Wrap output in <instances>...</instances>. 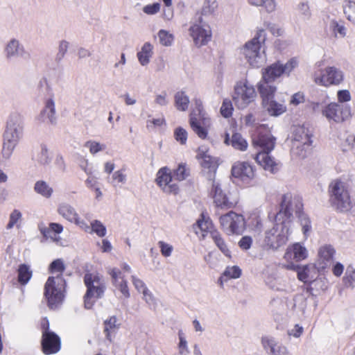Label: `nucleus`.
Segmentation results:
<instances>
[{
    "label": "nucleus",
    "instance_id": "f257e3e1",
    "mask_svg": "<svg viewBox=\"0 0 355 355\" xmlns=\"http://www.w3.org/2000/svg\"><path fill=\"white\" fill-rule=\"evenodd\" d=\"M252 146L257 151L255 155L256 162L266 171L272 173L277 170V164L269 153L273 150L275 138L265 125H259L252 135Z\"/></svg>",
    "mask_w": 355,
    "mask_h": 355
},
{
    "label": "nucleus",
    "instance_id": "f03ea898",
    "mask_svg": "<svg viewBox=\"0 0 355 355\" xmlns=\"http://www.w3.org/2000/svg\"><path fill=\"white\" fill-rule=\"evenodd\" d=\"M302 207V198L299 196L285 193L282 196L280 208L275 215V220L288 222L291 225L293 214L295 212L302 226L303 234L307 238L312 229L311 222L309 217L303 212Z\"/></svg>",
    "mask_w": 355,
    "mask_h": 355
},
{
    "label": "nucleus",
    "instance_id": "7ed1b4c3",
    "mask_svg": "<svg viewBox=\"0 0 355 355\" xmlns=\"http://www.w3.org/2000/svg\"><path fill=\"white\" fill-rule=\"evenodd\" d=\"M267 34L263 28L257 27L254 37L241 48V54L252 67H259L264 62L261 49L265 44Z\"/></svg>",
    "mask_w": 355,
    "mask_h": 355
},
{
    "label": "nucleus",
    "instance_id": "20e7f679",
    "mask_svg": "<svg viewBox=\"0 0 355 355\" xmlns=\"http://www.w3.org/2000/svg\"><path fill=\"white\" fill-rule=\"evenodd\" d=\"M24 135V122L18 114L10 116L3 134L2 155L5 159H9L19 140Z\"/></svg>",
    "mask_w": 355,
    "mask_h": 355
},
{
    "label": "nucleus",
    "instance_id": "39448f33",
    "mask_svg": "<svg viewBox=\"0 0 355 355\" xmlns=\"http://www.w3.org/2000/svg\"><path fill=\"white\" fill-rule=\"evenodd\" d=\"M84 284L87 288L84 295V305L85 309H90L97 300L104 296L106 284L103 276L97 272L85 273Z\"/></svg>",
    "mask_w": 355,
    "mask_h": 355
},
{
    "label": "nucleus",
    "instance_id": "423d86ee",
    "mask_svg": "<svg viewBox=\"0 0 355 355\" xmlns=\"http://www.w3.org/2000/svg\"><path fill=\"white\" fill-rule=\"evenodd\" d=\"M329 202L340 212H346L352 207L347 184L339 179L334 180L329 185Z\"/></svg>",
    "mask_w": 355,
    "mask_h": 355
},
{
    "label": "nucleus",
    "instance_id": "0eeeda50",
    "mask_svg": "<svg viewBox=\"0 0 355 355\" xmlns=\"http://www.w3.org/2000/svg\"><path fill=\"white\" fill-rule=\"evenodd\" d=\"M66 282L60 275L49 277L44 285V295L51 309L60 306L65 297Z\"/></svg>",
    "mask_w": 355,
    "mask_h": 355
},
{
    "label": "nucleus",
    "instance_id": "6e6552de",
    "mask_svg": "<svg viewBox=\"0 0 355 355\" xmlns=\"http://www.w3.org/2000/svg\"><path fill=\"white\" fill-rule=\"evenodd\" d=\"M291 225L288 222L275 221L272 228L266 231L263 245L267 249L277 250L285 245L291 234Z\"/></svg>",
    "mask_w": 355,
    "mask_h": 355
},
{
    "label": "nucleus",
    "instance_id": "1a4fd4ad",
    "mask_svg": "<svg viewBox=\"0 0 355 355\" xmlns=\"http://www.w3.org/2000/svg\"><path fill=\"white\" fill-rule=\"evenodd\" d=\"M189 35L196 46L207 45L212 39V31L207 20L202 16L194 17L189 28Z\"/></svg>",
    "mask_w": 355,
    "mask_h": 355
},
{
    "label": "nucleus",
    "instance_id": "9d476101",
    "mask_svg": "<svg viewBox=\"0 0 355 355\" xmlns=\"http://www.w3.org/2000/svg\"><path fill=\"white\" fill-rule=\"evenodd\" d=\"M320 66V62L317 63L313 73V80L317 85L328 87L339 85L343 82L344 73L340 69L336 67H327L321 69Z\"/></svg>",
    "mask_w": 355,
    "mask_h": 355
},
{
    "label": "nucleus",
    "instance_id": "9b49d317",
    "mask_svg": "<svg viewBox=\"0 0 355 355\" xmlns=\"http://www.w3.org/2000/svg\"><path fill=\"white\" fill-rule=\"evenodd\" d=\"M257 96L254 86L243 80L235 85L232 100L239 110H244L255 101Z\"/></svg>",
    "mask_w": 355,
    "mask_h": 355
},
{
    "label": "nucleus",
    "instance_id": "f8f14e48",
    "mask_svg": "<svg viewBox=\"0 0 355 355\" xmlns=\"http://www.w3.org/2000/svg\"><path fill=\"white\" fill-rule=\"evenodd\" d=\"M219 221L223 230L229 235L242 234L245 230L243 216L232 211L220 216Z\"/></svg>",
    "mask_w": 355,
    "mask_h": 355
},
{
    "label": "nucleus",
    "instance_id": "ddd939ff",
    "mask_svg": "<svg viewBox=\"0 0 355 355\" xmlns=\"http://www.w3.org/2000/svg\"><path fill=\"white\" fill-rule=\"evenodd\" d=\"M322 114L330 123H340L351 116V107L347 104L331 102L323 107Z\"/></svg>",
    "mask_w": 355,
    "mask_h": 355
},
{
    "label": "nucleus",
    "instance_id": "4468645a",
    "mask_svg": "<svg viewBox=\"0 0 355 355\" xmlns=\"http://www.w3.org/2000/svg\"><path fill=\"white\" fill-rule=\"evenodd\" d=\"M298 65L295 58H291L286 64L277 62L264 69L262 73V80L272 83L282 74H289Z\"/></svg>",
    "mask_w": 355,
    "mask_h": 355
},
{
    "label": "nucleus",
    "instance_id": "2eb2a0df",
    "mask_svg": "<svg viewBox=\"0 0 355 355\" xmlns=\"http://www.w3.org/2000/svg\"><path fill=\"white\" fill-rule=\"evenodd\" d=\"M292 150L295 153V148L300 149V152H296L301 157L306 156V152L312 144L311 135L308 130L304 126L296 127L293 130Z\"/></svg>",
    "mask_w": 355,
    "mask_h": 355
},
{
    "label": "nucleus",
    "instance_id": "dca6fc26",
    "mask_svg": "<svg viewBox=\"0 0 355 355\" xmlns=\"http://www.w3.org/2000/svg\"><path fill=\"white\" fill-rule=\"evenodd\" d=\"M58 213L64 219L71 223H74L85 232H89V225L81 219L75 208L69 203L62 202L58 205Z\"/></svg>",
    "mask_w": 355,
    "mask_h": 355
},
{
    "label": "nucleus",
    "instance_id": "f3484780",
    "mask_svg": "<svg viewBox=\"0 0 355 355\" xmlns=\"http://www.w3.org/2000/svg\"><path fill=\"white\" fill-rule=\"evenodd\" d=\"M211 193L213 196L214 202L218 209L227 210L234 208L237 202L232 200L225 193L220 187V184L214 181Z\"/></svg>",
    "mask_w": 355,
    "mask_h": 355
},
{
    "label": "nucleus",
    "instance_id": "a211bd4d",
    "mask_svg": "<svg viewBox=\"0 0 355 355\" xmlns=\"http://www.w3.org/2000/svg\"><path fill=\"white\" fill-rule=\"evenodd\" d=\"M38 121L51 125L57 123L55 103L53 96L51 95L44 100V107L37 117Z\"/></svg>",
    "mask_w": 355,
    "mask_h": 355
},
{
    "label": "nucleus",
    "instance_id": "6ab92c4d",
    "mask_svg": "<svg viewBox=\"0 0 355 355\" xmlns=\"http://www.w3.org/2000/svg\"><path fill=\"white\" fill-rule=\"evenodd\" d=\"M189 123L192 130L200 139H205L208 135V129L211 126V119L209 117H197L196 112L190 114Z\"/></svg>",
    "mask_w": 355,
    "mask_h": 355
},
{
    "label": "nucleus",
    "instance_id": "aec40b11",
    "mask_svg": "<svg viewBox=\"0 0 355 355\" xmlns=\"http://www.w3.org/2000/svg\"><path fill=\"white\" fill-rule=\"evenodd\" d=\"M171 182L172 176L171 170L167 167L161 168L157 173V184L164 192L175 194L178 191V187L175 184H171Z\"/></svg>",
    "mask_w": 355,
    "mask_h": 355
},
{
    "label": "nucleus",
    "instance_id": "412c9836",
    "mask_svg": "<svg viewBox=\"0 0 355 355\" xmlns=\"http://www.w3.org/2000/svg\"><path fill=\"white\" fill-rule=\"evenodd\" d=\"M232 175L234 178L248 183L254 177V170L249 162H238L232 166Z\"/></svg>",
    "mask_w": 355,
    "mask_h": 355
},
{
    "label": "nucleus",
    "instance_id": "4be33fe9",
    "mask_svg": "<svg viewBox=\"0 0 355 355\" xmlns=\"http://www.w3.org/2000/svg\"><path fill=\"white\" fill-rule=\"evenodd\" d=\"M42 347L43 352L45 354L49 355L55 354L60 349V338L54 332H45L42 336Z\"/></svg>",
    "mask_w": 355,
    "mask_h": 355
},
{
    "label": "nucleus",
    "instance_id": "5701e85b",
    "mask_svg": "<svg viewBox=\"0 0 355 355\" xmlns=\"http://www.w3.org/2000/svg\"><path fill=\"white\" fill-rule=\"evenodd\" d=\"M263 348L272 355H290L287 348L279 344L273 337L263 336L261 339Z\"/></svg>",
    "mask_w": 355,
    "mask_h": 355
},
{
    "label": "nucleus",
    "instance_id": "b1692460",
    "mask_svg": "<svg viewBox=\"0 0 355 355\" xmlns=\"http://www.w3.org/2000/svg\"><path fill=\"white\" fill-rule=\"evenodd\" d=\"M5 53L8 59L25 58L27 55L24 46L16 39H12L5 47Z\"/></svg>",
    "mask_w": 355,
    "mask_h": 355
},
{
    "label": "nucleus",
    "instance_id": "393cba45",
    "mask_svg": "<svg viewBox=\"0 0 355 355\" xmlns=\"http://www.w3.org/2000/svg\"><path fill=\"white\" fill-rule=\"evenodd\" d=\"M307 257L306 249L300 243H295L292 247L288 248L284 254V259L288 261H295L299 262Z\"/></svg>",
    "mask_w": 355,
    "mask_h": 355
},
{
    "label": "nucleus",
    "instance_id": "a878e982",
    "mask_svg": "<svg viewBox=\"0 0 355 355\" xmlns=\"http://www.w3.org/2000/svg\"><path fill=\"white\" fill-rule=\"evenodd\" d=\"M257 89L262 99V104L274 99L277 88L271 85V83L261 80L257 85Z\"/></svg>",
    "mask_w": 355,
    "mask_h": 355
},
{
    "label": "nucleus",
    "instance_id": "bb28decb",
    "mask_svg": "<svg viewBox=\"0 0 355 355\" xmlns=\"http://www.w3.org/2000/svg\"><path fill=\"white\" fill-rule=\"evenodd\" d=\"M334 248L330 245H324L320 248L318 250V257L320 268H325L333 261L335 254Z\"/></svg>",
    "mask_w": 355,
    "mask_h": 355
},
{
    "label": "nucleus",
    "instance_id": "cd10ccee",
    "mask_svg": "<svg viewBox=\"0 0 355 355\" xmlns=\"http://www.w3.org/2000/svg\"><path fill=\"white\" fill-rule=\"evenodd\" d=\"M153 55V46L148 42H145L137 56L142 66H146Z\"/></svg>",
    "mask_w": 355,
    "mask_h": 355
},
{
    "label": "nucleus",
    "instance_id": "c85d7f7f",
    "mask_svg": "<svg viewBox=\"0 0 355 355\" xmlns=\"http://www.w3.org/2000/svg\"><path fill=\"white\" fill-rule=\"evenodd\" d=\"M225 143L227 145L231 144L233 148L241 151L245 150L248 148L246 140L239 133L233 134L231 139L229 134H226Z\"/></svg>",
    "mask_w": 355,
    "mask_h": 355
},
{
    "label": "nucleus",
    "instance_id": "c756f323",
    "mask_svg": "<svg viewBox=\"0 0 355 355\" xmlns=\"http://www.w3.org/2000/svg\"><path fill=\"white\" fill-rule=\"evenodd\" d=\"M286 268L292 270L297 272V278L299 280L303 282H306L309 277V266L300 264H295L291 261L284 266Z\"/></svg>",
    "mask_w": 355,
    "mask_h": 355
},
{
    "label": "nucleus",
    "instance_id": "7c9ffc66",
    "mask_svg": "<svg viewBox=\"0 0 355 355\" xmlns=\"http://www.w3.org/2000/svg\"><path fill=\"white\" fill-rule=\"evenodd\" d=\"M34 191L45 198H50L53 193V188L44 180H37L33 187Z\"/></svg>",
    "mask_w": 355,
    "mask_h": 355
},
{
    "label": "nucleus",
    "instance_id": "2f4dec72",
    "mask_svg": "<svg viewBox=\"0 0 355 355\" xmlns=\"http://www.w3.org/2000/svg\"><path fill=\"white\" fill-rule=\"evenodd\" d=\"M262 105L271 116H277L286 111V107L284 104L278 103L274 99Z\"/></svg>",
    "mask_w": 355,
    "mask_h": 355
},
{
    "label": "nucleus",
    "instance_id": "473e14b6",
    "mask_svg": "<svg viewBox=\"0 0 355 355\" xmlns=\"http://www.w3.org/2000/svg\"><path fill=\"white\" fill-rule=\"evenodd\" d=\"M210 236L216 245L219 248V250L226 257H230V250H229L227 245L226 244L224 239L222 237V235L220 234V232L216 230H211L210 231Z\"/></svg>",
    "mask_w": 355,
    "mask_h": 355
},
{
    "label": "nucleus",
    "instance_id": "72a5a7b5",
    "mask_svg": "<svg viewBox=\"0 0 355 355\" xmlns=\"http://www.w3.org/2000/svg\"><path fill=\"white\" fill-rule=\"evenodd\" d=\"M309 296V292L306 291L302 293H298L295 295L293 298V309L302 314L305 313V310L307 306V298Z\"/></svg>",
    "mask_w": 355,
    "mask_h": 355
},
{
    "label": "nucleus",
    "instance_id": "f704fd0d",
    "mask_svg": "<svg viewBox=\"0 0 355 355\" xmlns=\"http://www.w3.org/2000/svg\"><path fill=\"white\" fill-rule=\"evenodd\" d=\"M33 271L31 267L25 263L20 264L17 269V279L20 284L26 285L31 279Z\"/></svg>",
    "mask_w": 355,
    "mask_h": 355
},
{
    "label": "nucleus",
    "instance_id": "c9c22d12",
    "mask_svg": "<svg viewBox=\"0 0 355 355\" xmlns=\"http://www.w3.org/2000/svg\"><path fill=\"white\" fill-rule=\"evenodd\" d=\"M197 158L200 160V165L204 168L209 170L216 169V162L214 159L207 153V152H205L199 148Z\"/></svg>",
    "mask_w": 355,
    "mask_h": 355
},
{
    "label": "nucleus",
    "instance_id": "e433bc0d",
    "mask_svg": "<svg viewBox=\"0 0 355 355\" xmlns=\"http://www.w3.org/2000/svg\"><path fill=\"white\" fill-rule=\"evenodd\" d=\"M175 106L180 111H186L189 104V96L183 91L178 92L174 96Z\"/></svg>",
    "mask_w": 355,
    "mask_h": 355
},
{
    "label": "nucleus",
    "instance_id": "4c0bfd02",
    "mask_svg": "<svg viewBox=\"0 0 355 355\" xmlns=\"http://www.w3.org/2000/svg\"><path fill=\"white\" fill-rule=\"evenodd\" d=\"M248 3L256 7H263L265 10L271 13L276 10V0H247Z\"/></svg>",
    "mask_w": 355,
    "mask_h": 355
},
{
    "label": "nucleus",
    "instance_id": "58836bf2",
    "mask_svg": "<svg viewBox=\"0 0 355 355\" xmlns=\"http://www.w3.org/2000/svg\"><path fill=\"white\" fill-rule=\"evenodd\" d=\"M33 159L41 165H47L51 162L48 149L45 145H41L34 155Z\"/></svg>",
    "mask_w": 355,
    "mask_h": 355
},
{
    "label": "nucleus",
    "instance_id": "ea45409f",
    "mask_svg": "<svg viewBox=\"0 0 355 355\" xmlns=\"http://www.w3.org/2000/svg\"><path fill=\"white\" fill-rule=\"evenodd\" d=\"M216 8L217 3L216 0H207L204 2L201 11L197 12L195 17L202 16L207 20V18L214 12Z\"/></svg>",
    "mask_w": 355,
    "mask_h": 355
},
{
    "label": "nucleus",
    "instance_id": "a19ab883",
    "mask_svg": "<svg viewBox=\"0 0 355 355\" xmlns=\"http://www.w3.org/2000/svg\"><path fill=\"white\" fill-rule=\"evenodd\" d=\"M89 233H95L98 237H104L107 234L106 227L99 220H93L89 225Z\"/></svg>",
    "mask_w": 355,
    "mask_h": 355
},
{
    "label": "nucleus",
    "instance_id": "79ce46f5",
    "mask_svg": "<svg viewBox=\"0 0 355 355\" xmlns=\"http://www.w3.org/2000/svg\"><path fill=\"white\" fill-rule=\"evenodd\" d=\"M343 283L347 288L355 286V268L354 266H347L343 277Z\"/></svg>",
    "mask_w": 355,
    "mask_h": 355
},
{
    "label": "nucleus",
    "instance_id": "37998d69",
    "mask_svg": "<svg viewBox=\"0 0 355 355\" xmlns=\"http://www.w3.org/2000/svg\"><path fill=\"white\" fill-rule=\"evenodd\" d=\"M117 319L115 316H112L104 322V331L107 340H111V333L118 328L116 324Z\"/></svg>",
    "mask_w": 355,
    "mask_h": 355
},
{
    "label": "nucleus",
    "instance_id": "c03bdc74",
    "mask_svg": "<svg viewBox=\"0 0 355 355\" xmlns=\"http://www.w3.org/2000/svg\"><path fill=\"white\" fill-rule=\"evenodd\" d=\"M347 19L355 24V1H348L343 6Z\"/></svg>",
    "mask_w": 355,
    "mask_h": 355
},
{
    "label": "nucleus",
    "instance_id": "a18cd8bd",
    "mask_svg": "<svg viewBox=\"0 0 355 355\" xmlns=\"http://www.w3.org/2000/svg\"><path fill=\"white\" fill-rule=\"evenodd\" d=\"M85 146L89 150V153L92 155H96V153L103 151L106 149V145L104 144H101L94 140L87 141Z\"/></svg>",
    "mask_w": 355,
    "mask_h": 355
},
{
    "label": "nucleus",
    "instance_id": "49530a36",
    "mask_svg": "<svg viewBox=\"0 0 355 355\" xmlns=\"http://www.w3.org/2000/svg\"><path fill=\"white\" fill-rule=\"evenodd\" d=\"M241 269L237 266H227L223 272V276H225V281L230 279H238L241 275Z\"/></svg>",
    "mask_w": 355,
    "mask_h": 355
},
{
    "label": "nucleus",
    "instance_id": "de8ad7c7",
    "mask_svg": "<svg viewBox=\"0 0 355 355\" xmlns=\"http://www.w3.org/2000/svg\"><path fill=\"white\" fill-rule=\"evenodd\" d=\"M178 349L180 355H188L189 354V349L188 347L187 341L184 336V334L182 330L178 331Z\"/></svg>",
    "mask_w": 355,
    "mask_h": 355
},
{
    "label": "nucleus",
    "instance_id": "09e8293b",
    "mask_svg": "<svg viewBox=\"0 0 355 355\" xmlns=\"http://www.w3.org/2000/svg\"><path fill=\"white\" fill-rule=\"evenodd\" d=\"M330 28L332 29L336 36L339 35L343 37L347 34V29L341 21L339 22L336 20H332L330 22Z\"/></svg>",
    "mask_w": 355,
    "mask_h": 355
},
{
    "label": "nucleus",
    "instance_id": "8fccbe9b",
    "mask_svg": "<svg viewBox=\"0 0 355 355\" xmlns=\"http://www.w3.org/2000/svg\"><path fill=\"white\" fill-rule=\"evenodd\" d=\"M158 38L161 44L165 46H170L173 42V35L165 30H160L158 32Z\"/></svg>",
    "mask_w": 355,
    "mask_h": 355
},
{
    "label": "nucleus",
    "instance_id": "3c124183",
    "mask_svg": "<svg viewBox=\"0 0 355 355\" xmlns=\"http://www.w3.org/2000/svg\"><path fill=\"white\" fill-rule=\"evenodd\" d=\"M127 180V176L124 173V170L121 169L116 171L112 175L111 184L114 187H116L119 183L125 184Z\"/></svg>",
    "mask_w": 355,
    "mask_h": 355
},
{
    "label": "nucleus",
    "instance_id": "603ef678",
    "mask_svg": "<svg viewBox=\"0 0 355 355\" xmlns=\"http://www.w3.org/2000/svg\"><path fill=\"white\" fill-rule=\"evenodd\" d=\"M65 269L64 263L62 259H58L51 262L49 266V270L51 273H58L57 275L62 277V272Z\"/></svg>",
    "mask_w": 355,
    "mask_h": 355
},
{
    "label": "nucleus",
    "instance_id": "864d4df0",
    "mask_svg": "<svg viewBox=\"0 0 355 355\" xmlns=\"http://www.w3.org/2000/svg\"><path fill=\"white\" fill-rule=\"evenodd\" d=\"M233 112V105L232 101L225 98L223 100L221 107L220 114L225 118H229L232 116Z\"/></svg>",
    "mask_w": 355,
    "mask_h": 355
},
{
    "label": "nucleus",
    "instance_id": "5fc2aeb1",
    "mask_svg": "<svg viewBox=\"0 0 355 355\" xmlns=\"http://www.w3.org/2000/svg\"><path fill=\"white\" fill-rule=\"evenodd\" d=\"M69 46V42L67 40H62L60 41L58 46V51L57 53L55 58L58 62L61 61L64 58L65 54L68 51Z\"/></svg>",
    "mask_w": 355,
    "mask_h": 355
},
{
    "label": "nucleus",
    "instance_id": "6e6d98bb",
    "mask_svg": "<svg viewBox=\"0 0 355 355\" xmlns=\"http://www.w3.org/2000/svg\"><path fill=\"white\" fill-rule=\"evenodd\" d=\"M155 103L159 107H165L169 104V99L166 91H162L160 94L155 96Z\"/></svg>",
    "mask_w": 355,
    "mask_h": 355
},
{
    "label": "nucleus",
    "instance_id": "4d7b16f0",
    "mask_svg": "<svg viewBox=\"0 0 355 355\" xmlns=\"http://www.w3.org/2000/svg\"><path fill=\"white\" fill-rule=\"evenodd\" d=\"M189 174L186 165L184 164H179L178 167L174 171V177L179 181L186 179V178L189 176Z\"/></svg>",
    "mask_w": 355,
    "mask_h": 355
},
{
    "label": "nucleus",
    "instance_id": "13d9d810",
    "mask_svg": "<svg viewBox=\"0 0 355 355\" xmlns=\"http://www.w3.org/2000/svg\"><path fill=\"white\" fill-rule=\"evenodd\" d=\"M174 137L180 144H184L187 140V132L185 129L178 127L174 131Z\"/></svg>",
    "mask_w": 355,
    "mask_h": 355
},
{
    "label": "nucleus",
    "instance_id": "bf43d9fd",
    "mask_svg": "<svg viewBox=\"0 0 355 355\" xmlns=\"http://www.w3.org/2000/svg\"><path fill=\"white\" fill-rule=\"evenodd\" d=\"M21 213L18 209H14L10 214L9 222L6 226L8 230L12 229L21 218Z\"/></svg>",
    "mask_w": 355,
    "mask_h": 355
},
{
    "label": "nucleus",
    "instance_id": "052dcab7",
    "mask_svg": "<svg viewBox=\"0 0 355 355\" xmlns=\"http://www.w3.org/2000/svg\"><path fill=\"white\" fill-rule=\"evenodd\" d=\"M263 26L265 28H266L272 35L278 37L281 36L283 34V30L277 24L269 22V21H265L263 23Z\"/></svg>",
    "mask_w": 355,
    "mask_h": 355
},
{
    "label": "nucleus",
    "instance_id": "680f3d73",
    "mask_svg": "<svg viewBox=\"0 0 355 355\" xmlns=\"http://www.w3.org/2000/svg\"><path fill=\"white\" fill-rule=\"evenodd\" d=\"M338 102L340 104H343L351 101L352 96L349 90L341 89L337 92Z\"/></svg>",
    "mask_w": 355,
    "mask_h": 355
},
{
    "label": "nucleus",
    "instance_id": "e2e57ef3",
    "mask_svg": "<svg viewBox=\"0 0 355 355\" xmlns=\"http://www.w3.org/2000/svg\"><path fill=\"white\" fill-rule=\"evenodd\" d=\"M159 247L162 254L165 257H168L171 255L173 248L171 245L160 241L158 242Z\"/></svg>",
    "mask_w": 355,
    "mask_h": 355
},
{
    "label": "nucleus",
    "instance_id": "0e129e2a",
    "mask_svg": "<svg viewBox=\"0 0 355 355\" xmlns=\"http://www.w3.org/2000/svg\"><path fill=\"white\" fill-rule=\"evenodd\" d=\"M131 278L132 284L138 292L143 293L148 289L146 284L143 280L140 279L135 275H132Z\"/></svg>",
    "mask_w": 355,
    "mask_h": 355
},
{
    "label": "nucleus",
    "instance_id": "69168bd1",
    "mask_svg": "<svg viewBox=\"0 0 355 355\" xmlns=\"http://www.w3.org/2000/svg\"><path fill=\"white\" fill-rule=\"evenodd\" d=\"M165 123L164 118L159 117L157 119H148L146 121V127L148 130H153L156 127H160Z\"/></svg>",
    "mask_w": 355,
    "mask_h": 355
},
{
    "label": "nucleus",
    "instance_id": "338daca9",
    "mask_svg": "<svg viewBox=\"0 0 355 355\" xmlns=\"http://www.w3.org/2000/svg\"><path fill=\"white\" fill-rule=\"evenodd\" d=\"M297 10L300 15H302L304 19H309L311 16V12L309 6L306 3H301L297 6Z\"/></svg>",
    "mask_w": 355,
    "mask_h": 355
},
{
    "label": "nucleus",
    "instance_id": "774afa93",
    "mask_svg": "<svg viewBox=\"0 0 355 355\" xmlns=\"http://www.w3.org/2000/svg\"><path fill=\"white\" fill-rule=\"evenodd\" d=\"M191 112H196L197 117H208L203 109L202 103L200 99L195 100V109Z\"/></svg>",
    "mask_w": 355,
    "mask_h": 355
}]
</instances>
